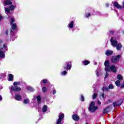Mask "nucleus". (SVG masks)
Masks as SVG:
<instances>
[{
    "mask_svg": "<svg viewBox=\"0 0 124 124\" xmlns=\"http://www.w3.org/2000/svg\"><path fill=\"white\" fill-rule=\"evenodd\" d=\"M80 99H81V101H84V96H83V95H81Z\"/></svg>",
    "mask_w": 124,
    "mask_h": 124,
    "instance_id": "36",
    "label": "nucleus"
},
{
    "mask_svg": "<svg viewBox=\"0 0 124 124\" xmlns=\"http://www.w3.org/2000/svg\"><path fill=\"white\" fill-rule=\"evenodd\" d=\"M101 96H102V97L103 98L104 97V96L105 95V94L104 93H102L100 94Z\"/></svg>",
    "mask_w": 124,
    "mask_h": 124,
    "instance_id": "38",
    "label": "nucleus"
},
{
    "mask_svg": "<svg viewBox=\"0 0 124 124\" xmlns=\"http://www.w3.org/2000/svg\"><path fill=\"white\" fill-rule=\"evenodd\" d=\"M41 82H43L44 84H46L48 82V80L47 79H43V80L41 81Z\"/></svg>",
    "mask_w": 124,
    "mask_h": 124,
    "instance_id": "34",
    "label": "nucleus"
},
{
    "mask_svg": "<svg viewBox=\"0 0 124 124\" xmlns=\"http://www.w3.org/2000/svg\"><path fill=\"white\" fill-rule=\"evenodd\" d=\"M98 109V107L95 106V103L94 101L91 102L89 105V110L92 113H94Z\"/></svg>",
    "mask_w": 124,
    "mask_h": 124,
    "instance_id": "1",
    "label": "nucleus"
},
{
    "mask_svg": "<svg viewBox=\"0 0 124 124\" xmlns=\"http://www.w3.org/2000/svg\"><path fill=\"white\" fill-rule=\"evenodd\" d=\"M64 68L66 70H68V69H71V62L67 63L66 66L64 67Z\"/></svg>",
    "mask_w": 124,
    "mask_h": 124,
    "instance_id": "10",
    "label": "nucleus"
},
{
    "mask_svg": "<svg viewBox=\"0 0 124 124\" xmlns=\"http://www.w3.org/2000/svg\"><path fill=\"white\" fill-rule=\"evenodd\" d=\"M0 100H2V97L0 95Z\"/></svg>",
    "mask_w": 124,
    "mask_h": 124,
    "instance_id": "44",
    "label": "nucleus"
},
{
    "mask_svg": "<svg viewBox=\"0 0 124 124\" xmlns=\"http://www.w3.org/2000/svg\"><path fill=\"white\" fill-rule=\"evenodd\" d=\"M10 90L11 91H14V92H20L21 91V88L18 86H11Z\"/></svg>",
    "mask_w": 124,
    "mask_h": 124,
    "instance_id": "5",
    "label": "nucleus"
},
{
    "mask_svg": "<svg viewBox=\"0 0 124 124\" xmlns=\"http://www.w3.org/2000/svg\"><path fill=\"white\" fill-rule=\"evenodd\" d=\"M121 88H124V81L122 83V85L120 86Z\"/></svg>",
    "mask_w": 124,
    "mask_h": 124,
    "instance_id": "37",
    "label": "nucleus"
},
{
    "mask_svg": "<svg viewBox=\"0 0 124 124\" xmlns=\"http://www.w3.org/2000/svg\"><path fill=\"white\" fill-rule=\"evenodd\" d=\"M117 78L120 81H121L122 80H123V77L121 75H118L117 76Z\"/></svg>",
    "mask_w": 124,
    "mask_h": 124,
    "instance_id": "22",
    "label": "nucleus"
},
{
    "mask_svg": "<svg viewBox=\"0 0 124 124\" xmlns=\"http://www.w3.org/2000/svg\"><path fill=\"white\" fill-rule=\"evenodd\" d=\"M16 7L13 5H11L9 8H5V11L6 13H10V11H12L15 9Z\"/></svg>",
    "mask_w": 124,
    "mask_h": 124,
    "instance_id": "3",
    "label": "nucleus"
},
{
    "mask_svg": "<svg viewBox=\"0 0 124 124\" xmlns=\"http://www.w3.org/2000/svg\"><path fill=\"white\" fill-rule=\"evenodd\" d=\"M42 90L43 92V93H45V92H46V91H47V88H46V87H44L42 88Z\"/></svg>",
    "mask_w": 124,
    "mask_h": 124,
    "instance_id": "30",
    "label": "nucleus"
},
{
    "mask_svg": "<svg viewBox=\"0 0 124 124\" xmlns=\"http://www.w3.org/2000/svg\"><path fill=\"white\" fill-rule=\"evenodd\" d=\"M48 109V107L46 105H44L42 108V112L44 113L46 112L47 111V109Z\"/></svg>",
    "mask_w": 124,
    "mask_h": 124,
    "instance_id": "20",
    "label": "nucleus"
},
{
    "mask_svg": "<svg viewBox=\"0 0 124 124\" xmlns=\"http://www.w3.org/2000/svg\"><path fill=\"white\" fill-rule=\"evenodd\" d=\"M105 66V70L106 72H107V70H109V68L110 66H109V62L108 61H106L104 63Z\"/></svg>",
    "mask_w": 124,
    "mask_h": 124,
    "instance_id": "11",
    "label": "nucleus"
},
{
    "mask_svg": "<svg viewBox=\"0 0 124 124\" xmlns=\"http://www.w3.org/2000/svg\"><path fill=\"white\" fill-rule=\"evenodd\" d=\"M29 102H30V99H29V98H27V99H24L23 103H24V104H28Z\"/></svg>",
    "mask_w": 124,
    "mask_h": 124,
    "instance_id": "25",
    "label": "nucleus"
},
{
    "mask_svg": "<svg viewBox=\"0 0 124 124\" xmlns=\"http://www.w3.org/2000/svg\"><path fill=\"white\" fill-rule=\"evenodd\" d=\"M106 56H110L113 55V51L108 50L106 52Z\"/></svg>",
    "mask_w": 124,
    "mask_h": 124,
    "instance_id": "19",
    "label": "nucleus"
},
{
    "mask_svg": "<svg viewBox=\"0 0 124 124\" xmlns=\"http://www.w3.org/2000/svg\"><path fill=\"white\" fill-rule=\"evenodd\" d=\"M110 42L113 47H116V46L118 44V42L115 40V38L112 37L110 39Z\"/></svg>",
    "mask_w": 124,
    "mask_h": 124,
    "instance_id": "7",
    "label": "nucleus"
},
{
    "mask_svg": "<svg viewBox=\"0 0 124 124\" xmlns=\"http://www.w3.org/2000/svg\"><path fill=\"white\" fill-rule=\"evenodd\" d=\"M97 96V93H94L93 95V99H95V97Z\"/></svg>",
    "mask_w": 124,
    "mask_h": 124,
    "instance_id": "28",
    "label": "nucleus"
},
{
    "mask_svg": "<svg viewBox=\"0 0 124 124\" xmlns=\"http://www.w3.org/2000/svg\"><path fill=\"white\" fill-rule=\"evenodd\" d=\"M85 124H88V123H86Z\"/></svg>",
    "mask_w": 124,
    "mask_h": 124,
    "instance_id": "47",
    "label": "nucleus"
},
{
    "mask_svg": "<svg viewBox=\"0 0 124 124\" xmlns=\"http://www.w3.org/2000/svg\"><path fill=\"white\" fill-rule=\"evenodd\" d=\"M121 58L120 55H117L116 56H113L111 58V62L113 63L117 62H119L120 58Z\"/></svg>",
    "mask_w": 124,
    "mask_h": 124,
    "instance_id": "4",
    "label": "nucleus"
},
{
    "mask_svg": "<svg viewBox=\"0 0 124 124\" xmlns=\"http://www.w3.org/2000/svg\"><path fill=\"white\" fill-rule=\"evenodd\" d=\"M115 84L117 87H121V82L120 80H117L115 82Z\"/></svg>",
    "mask_w": 124,
    "mask_h": 124,
    "instance_id": "23",
    "label": "nucleus"
},
{
    "mask_svg": "<svg viewBox=\"0 0 124 124\" xmlns=\"http://www.w3.org/2000/svg\"><path fill=\"white\" fill-rule=\"evenodd\" d=\"M0 43H1V41H0Z\"/></svg>",
    "mask_w": 124,
    "mask_h": 124,
    "instance_id": "46",
    "label": "nucleus"
},
{
    "mask_svg": "<svg viewBox=\"0 0 124 124\" xmlns=\"http://www.w3.org/2000/svg\"><path fill=\"white\" fill-rule=\"evenodd\" d=\"M117 104H120V102H119V101H118L117 102Z\"/></svg>",
    "mask_w": 124,
    "mask_h": 124,
    "instance_id": "45",
    "label": "nucleus"
},
{
    "mask_svg": "<svg viewBox=\"0 0 124 124\" xmlns=\"http://www.w3.org/2000/svg\"><path fill=\"white\" fill-rule=\"evenodd\" d=\"M98 104H99V105H100V104H101V102L99 100H98Z\"/></svg>",
    "mask_w": 124,
    "mask_h": 124,
    "instance_id": "42",
    "label": "nucleus"
},
{
    "mask_svg": "<svg viewBox=\"0 0 124 124\" xmlns=\"http://www.w3.org/2000/svg\"><path fill=\"white\" fill-rule=\"evenodd\" d=\"M14 21H15V20H14V18H12L10 24L11 25H12V29L13 30H15V29L17 28V26H16V24L15 23L13 24V23H14Z\"/></svg>",
    "mask_w": 124,
    "mask_h": 124,
    "instance_id": "9",
    "label": "nucleus"
},
{
    "mask_svg": "<svg viewBox=\"0 0 124 124\" xmlns=\"http://www.w3.org/2000/svg\"><path fill=\"white\" fill-rule=\"evenodd\" d=\"M84 65H88L90 63V61H85L83 62Z\"/></svg>",
    "mask_w": 124,
    "mask_h": 124,
    "instance_id": "26",
    "label": "nucleus"
},
{
    "mask_svg": "<svg viewBox=\"0 0 124 124\" xmlns=\"http://www.w3.org/2000/svg\"><path fill=\"white\" fill-rule=\"evenodd\" d=\"M72 118L74 121H79L80 117L78 115L75 114L72 116Z\"/></svg>",
    "mask_w": 124,
    "mask_h": 124,
    "instance_id": "14",
    "label": "nucleus"
},
{
    "mask_svg": "<svg viewBox=\"0 0 124 124\" xmlns=\"http://www.w3.org/2000/svg\"><path fill=\"white\" fill-rule=\"evenodd\" d=\"M108 70H107V71H112V72H114V73H116L117 72V69H116V67L114 65H112L109 66L108 68Z\"/></svg>",
    "mask_w": 124,
    "mask_h": 124,
    "instance_id": "8",
    "label": "nucleus"
},
{
    "mask_svg": "<svg viewBox=\"0 0 124 124\" xmlns=\"http://www.w3.org/2000/svg\"><path fill=\"white\" fill-rule=\"evenodd\" d=\"M115 47H116V48L118 51H120V50L122 49V44L121 43L118 44L117 45H116Z\"/></svg>",
    "mask_w": 124,
    "mask_h": 124,
    "instance_id": "15",
    "label": "nucleus"
},
{
    "mask_svg": "<svg viewBox=\"0 0 124 124\" xmlns=\"http://www.w3.org/2000/svg\"><path fill=\"white\" fill-rule=\"evenodd\" d=\"M28 91H29L30 92H33L34 91V89H33L31 87H27Z\"/></svg>",
    "mask_w": 124,
    "mask_h": 124,
    "instance_id": "24",
    "label": "nucleus"
},
{
    "mask_svg": "<svg viewBox=\"0 0 124 124\" xmlns=\"http://www.w3.org/2000/svg\"><path fill=\"white\" fill-rule=\"evenodd\" d=\"M90 16H91V14H90L89 13H87L86 14V17L88 18V17H90Z\"/></svg>",
    "mask_w": 124,
    "mask_h": 124,
    "instance_id": "35",
    "label": "nucleus"
},
{
    "mask_svg": "<svg viewBox=\"0 0 124 124\" xmlns=\"http://www.w3.org/2000/svg\"><path fill=\"white\" fill-rule=\"evenodd\" d=\"M73 26H74V21H72L69 23L68 27L70 29H73Z\"/></svg>",
    "mask_w": 124,
    "mask_h": 124,
    "instance_id": "17",
    "label": "nucleus"
},
{
    "mask_svg": "<svg viewBox=\"0 0 124 124\" xmlns=\"http://www.w3.org/2000/svg\"><path fill=\"white\" fill-rule=\"evenodd\" d=\"M66 74H67V72H66V71H64L63 72L61 73V75H66Z\"/></svg>",
    "mask_w": 124,
    "mask_h": 124,
    "instance_id": "32",
    "label": "nucleus"
},
{
    "mask_svg": "<svg viewBox=\"0 0 124 124\" xmlns=\"http://www.w3.org/2000/svg\"><path fill=\"white\" fill-rule=\"evenodd\" d=\"M108 73H106V75L105 76V79H106V78H107L108 77Z\"/></svg>",
    "mask_w": 124,
    "mask_h": 124,
    "instance_id": "39",
    "label": "nucleus"
},
{
    "mask_svg": "<svg viewBox=\"0 0 124 124\" xmlns=\"http://www.w3.org/2000/svg\"><path fill=\"white\" fill-rule=\"evenodd\" d=\"M106 7H109V3H106Z\"/></svg>",
    "mask_w": 124,
    "mask_h": 124,
    "instance_id": "40",
    "label": "nucleus"
},
{
    "mask_svg": "<svg viewBox=\"0 0 124 124\" xmlns=\"http://www.w3.org/2000/svg\"><path fill=\"white\" fill-rule=\"evenodd\" d=\"M37 100L38 103H39V102H40V100H41V97H40V96H37Z\"/></svg>",
    "mask_w": 124,
    "mask_h": 124,
    "instance_id": "29",
    "label": "nucleus"
},
{
    "mask_svg": "<svg viewBox=\"0 0 124 124\" xmlns=\"http://www.w3.org/2000/svg\"><path fill=\"white\" fill-rule=\"evenodd\" d=\"M2 19V16H1V15H0V21H1Z\"/></svg>",
    "mask_w": 124,
    "mask_h": 124,
    "instance_id": "43",
    "label": "nucleus"
},
{
    "mask_svg": "<svg viewBox=\"0 0 124 124\" xmlns=\"http://www.w3.org/2000/svg\"><path fill=\"white\" fill-rule=\"evenodd\" d=\"M7 45L4 44L3 46H0V57L3 59L5 57L4 52L7 51Z\"/></svg>",
    "mask_w": 124,
    "mask_h": 124,
    "instance_id": "2",
    "label": "nucleus"
},
{
    "mask_svg": "<svg viewBox=\"0 0 124 124\" xmlns=\"http://www.w3.org/2000/svg\"><path fill=\"white\" fill-rule=\"evenodd\" d=\"M21 83L20 82H14V86H19L20 85Z\"/></svg>",
    "mask_w": 124,
    "mask_h": 124,
    "instance_id": "27",
    "label": "nucleus"
},
{
    "mask_svg": "<svg viewBox=\"0 0 124 124\" xmlns=\"http://www.w3.org/2000/svg\"><path fill=\"white\" fill-rule=\"evenodd\" d=\"M96 75L98 77L99 76V73H100V70H96Z\"/></svg>",
    "mask_w": 124,
    "mask_h": 124,
    "instance_id": "31",
    "label": "nucleus"
},
{
    "mask_svg": "<svg viewBox=\"0 0 124 124\" xmlns=\"http://www.w3.org/2000/svg\"><path fill=\"white\" fill-rule=\"evenodd\" d=\"M13 75H12V74L9 75V81H12L13 80Z\"/></svg>",
    "mask_w": 124,
    "mask_h": 124,
    "instance_id": "21",
    "label": "nucleus"
},
{
    "mask_svg": "<svg viewBox=\"0 0 124 124\" xmlns=\"http://www.w3.org/2000/svg\"><path fill=\"white\" fill-rule=\"evenodd\" d=\"M57 93V91L54 90L53 92V94H55V93Z\"/></svg>",
    "mask_w": 124,
    "mask_h": 124,
    "instance_id": "41",
    "label": "nucleus"
},
{
    "mask_svg": "<svg viewBox=\"0 0 124 124\" xmlns=\"http://www.w3.org/2000/svg\"><path fill=\"white\" fill-rule=\"evenodd\" d=\"M108 88L110 89V90H112V89H114V87L113 86V85L110 84L109 85Z\"/></svg>",
    "mask_w": 124,
    "mask_h": 124,
    "instance_id": "33",
    "label": "nucleus"
},
{
    "mask_svg": "<svg viewBox=\"0 0 124 124\" xmlns=\"http://www.w3.org/2000/svg\"><path fill=\"white\" fill-rule=\"evenodd\" d=\"M12 4V2L11 1L7 0L5 1L4 5H11Z\"/></svg>",
    "mask_w": 124,
    "mask_h": 124,
    "instance_id": "18",
    "label": "nucleus"
},
{
    "mask_svg": "<svg viewBox=\"0 0 124 124\" xmlns=\"http://www.w3.org/2000/svg\"><path fill=\"white\" fill-rule=\"evenodd\" d=\"M119 102H120V104H117V102H114L113 103V106H114V107L116 106H121V105L123 104V100H119Z\"/></svg>",
    "mask_w": 124,
    "mask_h": 124,
    "instance_id": "12",
    "label": "nucleus"
},
{
    "mask_svg": "<svg viewBox=\"0 0 124 124\" xmlns=\"http://www.w3.org/2000/svg\"><path fill=\"white\" fill-rule=\"evenodd\" d=\"M111 108L110 106L106 108V109L104 110L103 113L106 114L107 113H109L110 111H111Z\"/></svg>",
    "mask_w": 124,
    "mask_h": 124,
    "instance_id": "13",
    "label": "nucleus"
},
{
    "mask_svg": "<svg viewBox=\"0 0 124 124\" xmlns=\"http://www.w3.org/2000/svg\"><path fill=\"white\" fill-rule=\"evenodd\" d=\"M64 118V114H61L59 116V119L57 120L56 124H62V120Z\"/></svg>",
    "mask_w": 124,
    "mask_h": 124,
    "instance_id": "6",
    "label": "nucleus"
},
{
    "mask_svg": "<svg viewBox=\"0 0 124 124\" xmlns=\"http://www.w3.org/2000/svg\"><path fill=\"white\" fill-rule=\"evenodd\" d=\"M15 99H16V100H18V101H20V100H21L22 99V97H21L20 95L16 94L15 95Z\"/></svg>",
    "mask_w": 124,
    "mask_h": 124,
    "instance_id": "16",
    "label": "nucleus"
}]
</instances>
